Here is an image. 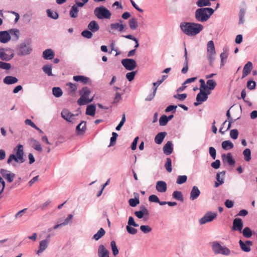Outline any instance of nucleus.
Instances as JSON below:
<instances>
[{"label": "nucleus", "mask_w": 257, "mask_h": 257, "mask_svg": "<svg viewBox=\"0 0 257 257\" xmlns=\"http://www.w3.org/2000/svg\"><path fill=\"white\" fill-rule=\"evenodd\" d=\"M125 120H126L125 115L124 113H123L122 115L121 120H120L119 124L115 127V130L116 131H118L120 130L121 127L123 126L124 123L125 122Z\"/></svg>", "instance_id": "54"}, {"label": "nucleus", "mask_w": 257, "mask_h": 257, "mask_svg": "<svg viewBox=\"0 0 257 257\" xmlns=\"http://www.w3.org/2000/svg\"><path fill=\"white\" fill-rule=\"evenodd\" d=\"M54 56V52L51 49H46L43 53V57L45 60H51Z\"/></svg>", "instance_id": "26"}, {"label": "nucleus", "mask_w": 257, "mask_h": 257, "mask_svg": "<svg viewBox=\"0 0 257 257\" xmlns=\"http://www.w3.org/2000/svg\"><path fill=\"white\" fill-rule=\"evenodd\" d=\"M127 226H133L134 227H138L139 226V225L136 223L133 216H130L128 218Z\"/></svg>", "instance_id": "56"}, {"label": "nucleus", "mask_w": 257, "mask_h": 257, "mask_svg": "<svg viewBox=\"0 0 257 257\" xmlns=\"http://www.w3.org/2000/svg\"><path fill=\"white\" fill-rule=\"evenodd\" d=\"M96 111V106L94 104L88 105L86 109V114L93 116Z\"/></svg>", "instance_id": "32"}, {"label": "nucleus", "mask_w": 257, "mask_h": 257, "mask_svg": "<svg viewBox=\"0 0 257 257\" xmlns=\"http://www.w3.org/2000/svg\"><path fill=\"white\" fill-rule=\"evenodd\" d=\"M49 243V239H44L40 241L39 243V248L37 252V254L40 255L48 247Z\"/></svg>", "instance_id": "17"}, {"label": "nucleus", "mask_w": 257, "mask_h": 257, "mask_svg": "<svg viewBox=\"0 0 257 257\" xmlns=\"http://www.w3.org/2000/svg\"><path fill=\"white\" fill-rule=\"evenodd\" d=\"M128 25L131 29L136 30L138 27V23L135 18H132L128 21Z\"/></svg>", "instance_id": "35"}, {"label": "nucleus", "mask_w": 257, "mask_h": 257, "mask_svg": "<svg viewBox=\"0 0 257 257\" xmlns=\"http://www.w3.org/2000/svg\"><path fill=\"white\" fill-rule=\"evenodd\" d=\"M52 93H53V94L56 97H60L63 94V92H62V89L60 87H53L52 89Z\"/></svg>", "instance_id": "42"}, {"label": "nucleus", "mask_w": 257, "mask_h": 257, "mask_svg": "<svg viewBox=\"0 0 257 257\" xmlns=\"http://www.w3.org/2000/svg\"><path fill=\"white\" fill-rule=\"evenodd\" d=\"M245 14V11L244 9H241L239 13V24H242L244 23V16Z\"/></svg>", "instance_id": "48"}, {"label": "nucleus", "mask_w": 257, "mask_h": 257, "mask_svg": "<svg viewBox=\"0 0 257 257\" xmlns=\"http://www.w3.org/2000/svg\"><path fill=\"white\" fill-rule=\"evenodd\" d=\"M212 250L215 254H221L225 255H228L230 253V250L225 246H222L218 242L213 243Z\"/></svg>", "instance_id": "8"}, {"label": "nucleus", "mask_w": 257, "mask_h": 257, "mask_svg": "<svg viewBox=\"0 0 257 257\" xmlns=\"http://www.w3.org/2000/svg\"><path fill=\"white\" fill-rule=\"evenodd\" d=\"M222 148L225 150H228L233 148V143L230 141H224L221 144Z\"/></svg>", "instance_id": "37"}, {"label": "nucleus", "mask_w": 257, "mask_h": 257, "mask_svg": "<svg viewBox=\"0 0 257 257\" xmlns=\"http://www.w3.org/2000/svg\"><path fill=\"white\" fill-rule=\"evenodd\" d=\"M180 27L184 34L189 36L196 35L203 28V26L200 24L190 22H182L180 24Z\"/></svg>", "instance_id": "1"}, {"label": "nucleus", "mask_w": 257, "mask_h": 257, "mask_svg": "<svg viewBox=\"0 0 257 257\" xmlns=\"http://www.w3.org/2000/svg\"><path fill=\"white\" fill-rule=\"evenodd\" d=\"M243 235L246 238H249L252 236V231L250 228L245 227L242 230Z\"/></svg>", "instance_id": "47"}, {"label": "nucleus", "mask_w": 257, "mask_h": 257, "mask_svg": "<svg viewBox=\"0 0 257 257\" xmlns=\"http://www.w3.org/2000/svg\"><path fill=\"white\" fill-rule=\"evenodd\" d=\"M207 58L209 61V65L211 67H213V62L215 60V55L216 51L215 49V46L214 43L212 41H209L207 43Z\"/></svg>", "instance_id": "7"}, {"label": "nucleus", "mask_w": 257, "mask_h": 257, "mask_svg": "<svg viewBox=\"0 0 257 257\" xmlns=\"http://www.w3.org/2000/svg\"><path fill=\"white\" fill-rule=\"evenodd\" d=\"M165 167L168 172H171L172 171V161L170 158H167Z\"/></svg>", "instance_id": "49"}, {"label": "nucleus", "mask_w": 257, "mask_h": 257, "mask_svg": "<svg viewBox=\"0 0 257 257\" xmlns=\"http://www.w3.org/2000/svg\"><path fill=\"white\" fill-rule=\"evenodd\" d=\"M66 85L69 86L70 88L69 94L71 95H74L77 90V85L75 84H73L71 82L67 83Z\"/></svg>", "instance_id": "40"}, {"label": "nucleus", "mask_w": 257, "mask_h": 257, "mask_svg": "<svg viewBox=\"0 0 257 257\" xmlns=\"http://www.w3.org/2000/svg\"><path fill=\"white\" fill-rule=\"evenodd\" d=\"M136 71H132L128 72L126 74V78L129 81H132L134 80L135 76L136 74Z\"/></svg>", "instance_id": "61"}, {"label": "nucleus", "mask_w": 257, "mask_h": 257, "mask_svg": "<svg viewBox=\"0 0 257 257\" xmlns=\"http://www.w3.org/2000/svg\"><path fill=\"white\" fill-rule=\"evenodd\" d=\"M209 153L210 156L212 157L213 159H215L216 157V152L215 148L212 147H210L209 148Z\"/></svg>", "instance_id": "64"}, {"label": "nucleus", "mask_w": 257, "mask_h": 257, "mask_svg": "<svg viewBox=\"0 0 257 257\" xmlns=\"http://www.w3.org/2000/svg\"><path fill=\"white\" fill-rule=\"evenodd\" d=\"M9 171L4 169H2L0 170V173L2 176L6 179L8 182L11 183L13 181L15 176L14 173H10Z\"/></svg>", "instance_id": "13"}, {"label": "nucleus", "mask_w": 257, "mask_h": 257, "mask_svg": "<svg viewBox=\"0 0 257 257\" xmlns=\"http://www.w3.org/2000/svg\"><path fill=\"white\" fill-rule=\"evenodd\" d=\"M78 9L76 5H73L70 11L69 15L71 18H75L78 16Z\"/></svg>", "instance_id": "38"}, {"label": "nucleus", "mask_w": 257, "mask_h": 257, "mask_svg": "<svg viewBox=\"0 0 257 257\" xmlns=\"http://www.w3.org/2000/svg\"><path fill=\"white\" fill-rule=\"evenodd\" d=\"M61 114L62 118H63L67 121L72 123H74L75 122L74 117L75 116L78 115V113L76 114H72L68 109H63L62 111Z\"/></svg>", "instance_id": "10"}, {"label": "nucleus", "mask_w": 257, "mask_h": 257, "mask_svg": "<svg viewBox=\"0 0 257 257\" xmlns=\"http://www.w3.org/2000/svg\"><path fill=\"white\" fill-rule=\"evenodd\" d=\"M166 135L167 133L165 132L158 133L155 138V142L157 144H161Z\"/></svg>", "instance_id": "31"}, {"label": "nucleus", "mask_w": 257, "mask_h": 257, "mask_svg": "<svg viewBox=\"0 0 257 257\" xmlns=\"http://www.w3.org/2000/svg\"><path fill=\"white\" fill-rule=\"evenodd\" d=\"M163 150L164 154L166 155H169L171 154L173 151V147L172 142H167V143L164 146Z\"/></svg>", "instance_id": "21"}, {"label": "nucleus", "mask_w": 257, "mask_h": 257, "mask_svg": "<svg viewBox=\"0 0 257 257\" xmlns=\"http://www.w3.org/2000/svg\"><path fill=\"white\" fill-rule=\"evenodd\" d=\"M187 176L186 175H179L178 176L176 183L178 184H182L186 182Z\"/></svg>", "instance_id": "51"}, {"label": "nucleus", "mask_w": 257, "mask_h": 257, "mask_svg": "<svg viewBox=\"0 0 257 257\" xmlns=\"http://www.w3.org/2000/svg\"><path fill=\"white\" fill-rule=\"evenodd\" d=\"M87 29L92 33H95L99 30V26L96 21H92L88 24Z\"/></svg>", "instance_id": "23"}, {"label": "nucleus", "mask_w": 257, "mask_h": 257, "mask_svg": "<svg viewBox=\"0 0 257 257\" xmlns=\"http://www.w3.org/2000/svg\"><path fill=\"white\" fill-rule=\"evenodd\" d=\"M256 86V83L252 80H250L247 82V87L250 90H253L255 89Z\"/></svg>", "instance_id": "58"}, {"label": "nucleus", "mask_w": 257, "mask_h": 257, "mask_svg": "<svg viewBox=\"0 0 257 257\" xmlns=\"http://www.w3.org/2000/svg\"><path fill=\"white\" fill-rule=\"evenodd\" d=\"M156 188L159 192H165L167 189V184L164 181H159L156 183Z\"/></svg>", "instance_id": "19"}, {"label": "nucleus", "mask_w": 257, "mask_h": 257, "mask_svg": "<svg viewBox=\"0 0 257 257\" xmlns=\"http://www.w3.org/2000/svg\"><path fill=\"white\" fill-rule=\"evenodd\" d=\"M11 68V65L10 63L0 61V68L5 70H9Z\"/></svg>", "instance_id": "62"}, {"label": "nucleus", "mask_w": 257, "mask_h": 257, "mask_svg": "<svg viewBox=\"0 0 257 257\" xmlns=\"http://www.w3.org/2000/svg\"><path fill=\"white\" fill-rule=\"evenodd\" d=\"M3 81L6 84H13L18 82V79L14 76H7L5 77Z\"/></svg>", "instance_id": "30"}, {"label": "nucleus", "mask_w": 257, "mask_h": 257, "mask_svg": "<svg viewBox=\"0 0 257 257\" xmlns=\"http://www.w3.org/2000/svg\"><path fill=\"white\" fill-rule=\"evenodd\" d=\"M31 43V40L30 39H26L21 43L18 50V55L25 56L30 54L32 51V49L29 46Z\"/></svg>", "instance_id": "6"}, {"label": "nucleus", "mask_w": 257, "mask_h": 257, "mask_svg": "<svg viewBox=\"0 0 257 257\" xmlns=\"http://www.w3.org/2000/svg\"><path fill=\"white\" fill-rule=\"evenodd\" d=\"M206 85L210 90H213L216 86V82L213 79H209L206 82Z\"/></svg>", "instance_id": "45"}, {"label": "nucleus", "mask_w": 257, "mask_h": 257, "mask_svg": "<svg viewBox=\"0 0 257 257\" xmlns=\"http://www.w3.org/2000/svg\"><path fill=\"white\" fill-rule=\"evenodd\" d=\"M124 28V25L119 23H116L110 25L109 33L113 34V30H118L119 32H122Z\"/></svg>", "instance_id": "16"}, {"label": "nucleus", "mask_w": 257, "mask_h": 257, "mask_svg": "<svg viewBox=\"0 0 257 257\" xmlns=\"http://www.w3.org/2000/svg\"><path fill=\"white\" fill-rule=\"evenodd\" d=\"M11 39V37L8 31L0 32V42L3 43L8 42Z\"/></svg>", "instance_id": "20"}, {"label": "nucleus", "mask_w": 257, "mask_h": 257, "mask_svg": "<svg viewBox=\"0 0 257 257\" xmlns=\"http://www.w3.org/2000/svg\"><path fill=\"white\" fill-rule=\"evenodd\" d=\"M252 64L250 61L247 62L243 67L242 78L248 75L252 69Z\"/></svg>", "instance_id": "18"}, {"label": "nucleus", "mask_w": 257, "mask_h": 257, "mask_svg": "<svg viewBox=\"0 0 257 257\" xmlns=\"http://www.w3.org/2000/svg\"><path fill=\"white\" fill-rule=\"evenodd\" d=\"M135 198H131L128 200V203L131 207H136L140 203L139 195L138 193H135Z\"/></svg>", "instance_id": "28"}, {"label": "nucleus", "mask_w": 257, "mask_h": 257, "mask_svg": "<svg viewBox=\"0 0 257 257\" xmlns=\"http://www.w3.org/2000/svg\"><path fill=\"white\" fill-rule=\"evenodd\" d=\"M217 214L211 212H207L203 217L200 219L199 223L200 224H204L207 222H210L216 218Z\"/></svg>", "instance_id": "11"}, {"label": "nucleus", "mask_w": 257, "mask_h": 257, "mask_svg": "<svg viewBox=\"0 0 257 257\" xmlns=\"http://www.w3.org/2000/svg\"><path fill=\"white\" fill-rule=\"evenodd\" d=\"M200 194V191L196 186H194L190 192V199L191 200H194L196 199Z\"/></svg>", "instance_id": "22"}, {"label": "nucleus", "mask_w": 257, "mask_h": 257, "mask_svg": "<svg viewBox=\"0 0 257 257\" xmlns=\"http://www.w3.org/2000/svg\"><path fill=\"white\" fill-rule=\"evenodd\" d=\"M197 6L200 8L205 6H211V3L209 0H198L196 2Z\"/></svg>", "instance_id": "41"}, {"label": "nucleus", "mask_w": 257, "mask_h": 257, "mask_svg": "<svg viewBox=\"0 0 257 257\" xmlns=\"http://www.w3.org/2000/svg\"><path fill=\"white\" fill-rule=\"evenodd\" d=\"M173 197L176 200H179L181 202H183L184 198L183 195L181 192L179 191H175L172 194Z\"/></svg>", "instance_id": "39"}, {"label": "nucleus", "mask_w": 257, "mask_h": 257, "mask_svg": "<svg viewBox=\"0 0 257 257\" xmlns=\"http://www.w3.org/2000/svg\"><path fill=\"white\" fill-rule=\"evenodd\" d=\"M110 246L111 247V250H112L113 254L114 256L117 255L119 253V250H118L117 246L116 244V242L114 240H112L110 242Z\"/></svg>", "instance_id": "44"}, {"label": "nucleus", "mask_w": 257, "mask_h": 257, "mask_svg": "<svg viewBox=\"0 0 257 257\" xmlns=\"http://www.w3.org/2000/svg\"><path fill=\"white\" fill-rule=\"evenodd\" d=\"M238 136V132L236 129L231 130L230 132V136L233 140H236Z\"/></svg>", "instance_id": "59"}, {"label": "nucleus", "mask_w": 257, "mask_h": 257, "mask_svg": "<svg viewBox=\"0 0 257 257\" xmlns=\"http://www.w3.org/2000/svg\"><path fill=\"white\" fill-rule=\"evenodd\" d=\"M47 14L48 16L52 19L56 20L58 18V13L56 12H53L50 9L47 10Z\"/></svg>", "instance_id": "52"}, {"label": "nucleus", "mask_w": 257, "mask_h": 257, "mask_svg": "<svg viewBox=\"0 0 257 257\" xmlns=\"http://www.w3.org/2000/svg\"><path fill=\"white\" fill-rule=\"evenodd\" d=\"M94 15L99 19H109L111 16L110 12L104 6L96 8L94 10Z\"/></svg>", "instance_id": "5"}, {"label": "nucleus", "mask_w": 257, "mask_h": 257, "mask_svg": "<svg viewBox=\"0 0 257 257\" xmlns=\"http://www.w3.org/2000/svg\"><path fill=\"white\" fill-rule=\"evenodd\" d=\"M223 161H226L230 166H233L235 164V161L232 158L231 153H228L227 155L225 154L222 155Z\"/></svg>", "instance_id": "24"}, {"label": "nucleus", "mask_w": 257, "mask_h": 257, "mask_svg": "<svg viewBox=\"0 0 257 257\" xmlns=\"http://www.w3.org/2000/svg\"><path fill=\"white\" fill-rule=\"evenodd\" d=\"M81 35L82 37L87 38V39H90L93 36L92 32H91L90 30H85L81 32Z\"/></svg>", "instance_id": "50"}, {"label": "nucleus", "mask_w": 257, "mask_h": 257, "mask_svg": "<svg viewBox=\"0 0 257 257\" xmlns=\"http://www.w3.org/2000/svg\"><path fill=\"white\" fill-rule=\"evenodd\" d=\"M243 226L242 220L241 218H236L233 219L232 230L240 232Z\"/></svg>", "instance_id": "12"}, {"label": "nucleus", "mask_w": 257, "mask_h": 257, "mask_svg": "<svg viewBox=\"0 0 257 257\" xmlns=\"http://www.w3.org/2000/svg\"><path fill=\"white\" fill-rule=\"evenodd\" d=\"M214 12L211 8H199L195 12V18L198 22H204L209 19Z\"/></svg>", "instance_id": "2"}, {"label": "nucleus", "mask_w": 257, "mask_h": 257, "mask_svg": "<svg viewBox=\"0 0 257 257\" xmlns=\"http://www.w3.org/2000/svg\"><path fill=\"white\" fill-rule=\"evenodd\" d=\"M42 70L48 76H53L52 72V65H45L42 67Z\"/></svg>", "instance_id": "43"}, {"label": "nucleus", "mask_w": 257, "mask_h": 257, "mask_svg": "<svg viewBox=\"0 0 257 257\" xmlns=\"http://www.w3.org/2000/svg\"><path fill=\"white\" fill-rule=\"evenodd\" d=\"M225 174V171H223L220 173H217L216 174V179L217 180V181H216L214 183V187L217 188L220 185H221L223 184L224 180L223 178H220V175L221 174L222 176H224Z\"/></svg>", "instance_id": "29"}, {"label": "nucleus", "mask_w": 257, "mask_h": 257, "mask_svg": "<svg viewBox=\"0 0 257 257\" xmlns=\"http://www.w3.org/2000/svg\"><path fill=\"white\" fill-rule=\"evenodd\" d=\"M243 155L244 157V160L248 162L250 160V159H251V151L249 149H247V148L245 149L243 151Z\"/></svg>", "instance_id": "46"}, {"label": "nucleus", "mask_w": 257, "mask_h": 257, "mask_svg": "<svg viewBox=\"0 0 257 257\" xmlns=\"http://www.w3.org/2000/svg\"><path fill=\"white\" fill-rule=\"evenodd\" d=\"M126 229L127 232L130 234H136L137 233V229L131 226H126Z\"/></svg>", "instance_id": "63"}, {"label": "nucleus", "mask_w": 257, "mask_h": 257, "mask_svg": "<svg viewBox=\"0 0 257 257\" xmlns=\"http://www.w3.org/2000/svg\"><path fill=\"white\" fill-rule=\"evenodd\" d=\"M239 244L241 249L245 252H249L250 251V247L252 244V242L250 240H246L245 242H243L241 240H239Z\"/></svg>", "instance_id": "15"}, {"label": "nucleus", "mask_w": 257, "mask_h": 257, "mask_svg": "<svg viewBox=\"0 0 257 257\" xmlns=\"http://www.w3.org/2000/svg\"><path fill=\"white\" fill-rule=\"evenodd\" d=\"M156 91H157V87L153 88V92L151 94H150L147 97H146L145 98V101H151L155 96Z\"/></svg>", "instance_id": "57"}, {"label": "nucleus", "mask_w": 257, "mask_h": 257, "mask_svg": "<svg viewBox=\"0 0 257 257\" xmlns=\"http://www.w3.org/2000/svg\"><path fill=\"white\" fill-rule=\"evenodd\" d=\"M73 79L76 82H80L84 84H87L89 80V78L84 76L82 75H76L74 76L73 77Z\"/></svg>", "instance_id": "27"}, {"label": "nucleus", "mask_w": 257, "mask_h": 257, "mask_svg": "<svg viewBox=\"0 0 257 257\" xmlns=\"http://www.w3.org/2000/svg\"><path fill=\"white\" fill-rule=\"evenodd\" d=\"M86 121H82L78 124L76 127V131L78 135L83 134L86 130Z\"/></svg>", "instance_id": "25"}, {"label": "nucleus", "mask_w": 257, "mask_h": 257, "mask_svg": "<svg viewBox=\"0 0 257 257\" xmlns=\"http://www.w3.org/2000/svg\"><path fill=\"white\" fill-rule=\"evenodd\" d=\"M140 230L144 233H148L150 232L152 229V228L147 225H143L140 226Z\"/></svg>", "instance_id": "53"}, {"label": "nucleus", "mask_w": 257, "mask_h": 257, "mask_svg": "<svg viewBox=\"0 0 257 257\" xmlns=\"http://www.w3.org/2000/svg\"><path fill=\"white\" fill-rule=\"evenodd\" d=\"M210 94V91L209 90H207L206 92L201 90V92H199L197 95L196 101L201 103L206 101L208 98V95Z\"/></svg>", "instance_id": "14"}, {"label": "nucleus", "mask_w": 257, "mask_h": 257, "mask_svg": "<svg viewBox=\"0 0 257 257\" xmlns=\"http://www.w3.org/2000/svg\"><path fill=\"white\" fill-rule=\"evenodd\" d=\"M167 118H166V115H163L161 116L159 119V124L161 126H165L167 124L168 122Z\"/></svg>", "instance_id": "55"}, {"label": "nucleus", "mask_w": 257, "mask_h": 257, "mask_svg": "<svg viewBox=\"0 0 257 257\" xmlns=\"http://www.w3.org/2000/svg\"><path fill=\"white\" fill-rule=\"evenodd\" d=\"M122 66L127 70L132 71L137 67L136 61L133 59H124L121 60Z\"/></svg>", "instance_id": "9"}, {"label": "nucleus", "mask_w": 257, "mask_h": 257, "mask_svg": "<svg viewBox=\"0 0 257 257\" xmlns=\"http://www.w3.org/2000/svg\"><path fill=\"white\" fill-rule=\"evenodd\" d=\"M105 233V231L103 228H100L99 230L96 233L94 234L93 236V239L95 240H99L100 238H101L103 235H104Z\"/></svg>", "instance_id": "36"}, {"label": "nucleus", "mask_w": 257, "mask_h": 257, "mask_svg": "<svg viewBox=\"0 0 257 257\" xmlns=\"http://www.w3.org/2000/svg\"><path fill=\"white\" fill-rule=\"evenodd\" d=\"M14 54L9 55L4 52L3 49H0V58L5 61H9L13 58Z\"/></svg>", "instance_id": "33"}, {"label": "nucleus", "mask_w": 257, "mask_h": 257, "mask_svg": "<svg viewBox=\"0 0 257 257\" xmlns=\"http://www.w3.org/2000/svg\"><path fill=\"white\" fill-rule=\"evenodd\" d=\"M79 93L81 95L80 98L77 100V103L79 105H84L93 101V97L91 99L88 98V96L90 93V90L88 87H83L79 90Z\"/></svg>", "instance_id": "4"}, {"label": "nucleus", "mask_w": 257, "mask_h": 257, "mask_svg": "<svg viewBox=\"0 0 257 257\" xmlns=\"http://www.w3.org/2000/svg\"><path fill=\"white\" fill-rule=\"evenodd\" d=\"M14 151L16 152V155L11 154L7 160V163L10 164L12 160H14L20 164L24 163L25 159L24 158V153L23 145L19 144L14 148Z\"/></svg>", "instance_id": "3"}, {"label": "nucleus", "mask_w": 257, "mask_h": 257, "mask_svg": "<svg viewBox=\"0 0 257 257\" xmlns=\"http://www.w3.org/2000/svg\"><path fill=\"white\" fill-rule=\"evenodd\" d=\"M187 94L186 93H183V94H176L174 95V97L175 98L179 99L180 101H183L185 100L187 97Z\"/></svg>", "instance_id": "60"}, {"label": "nucleus", "mask_w": 257, "mask_h": 257, "mask_svg": "<svg viewBox=\"0 0 257 257\" xmlns=\"http://www.w3.org/2000/svg\"><path fill=\"white\" fill-rule=\"evenodd\" d=\"M31 142L32 143V147L37 151L41 152L42 151V148L40 143L34 139H32Z\"/></svg>", "instance_id": "34"}]
</instances>
